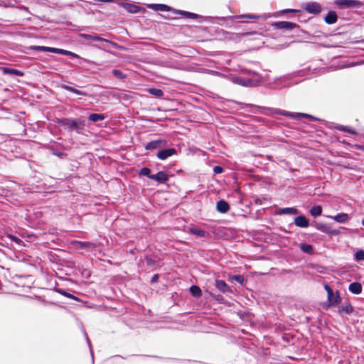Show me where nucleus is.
<instances>
[{"label": "nucleus", "mask_w": 364, "mask_h": 364, "mask_svg": "<svg viewBox=\"0 0 364 364\" xmlns=\"http://www.w3.org/2000/svg\"><path fill=\"white\" fill-rule=\"evenodd\" d=\"M56 291L58 292L59 294H60L61 295L65 296V297H68V298H70V299H74V300H77V298L75 296H74V295H73V294H70L68 292H66L63 289H58L56 290Z\"/></svg>", "instance_id": "nucleus-36"}, {"label": "nucleus", "mask_w": 364, "mask_h": 364, "mask_svg": "<svg viewBox=\"0 0 364 364\" xmlns=\"http://www.w3.org/2000/svg\"><path fill=\"white\" fill-rule=\"evenodd\" d=\"M188 232H191L193 235H196L200 237H205L207 236V232L204 231L203 230L198 228L196 225H190L188 227Z\"/></svg>", "instance_id": "nucleus-14"}, {"label": "nucleus", "mask_w": 364, "mask_h": 364, "mask_svg": "<svg viewBox=\"0 0 364 364\" xmlns=\"http://www.w3.org/2000/svg\"><path fill=\"white\" fill-rule=\"evenodd\" d=\"M314 226L318 230H320L322 232L327 233L330 232V228L326 224L317 223Z\"/></svg>", "instance_id": "nucleus-29"}, {"label": "nucleus", "mask_w": 364, "mask_h": 364, "mask_svg": "<svg viewBox=\"0 0 364 364\" xmlns=\"http://www.w3.org/2000/svg\"><path fill=\"white\" fill-rule=\"evenodd\" d=\"M355 260L357 262L364 260V250H360L355 254Z\"/></svg>", "instance_id": "nucleus-37"}, {"label": "nucleus", "mask_w": 364, "mask_h": 364, "mask_svg": "<svg viewBox=\"0 0 364 364\" xmlns=\"http://www.w3.org/2000/svg\"><path fill=\"white\" fill-rule=\"evenodd\" d=\"M215 286L218 291L223 294L232 293L230 287L223 280L216 279Z\"/></svg>", "instance_id": "nucleus-9"}, {"label": "nucleus", "mask_w": 364, "mask_h": 364, "mask_svg": "<svg viewBox=\"0 0 364 364\" xmlns=\"http://www.w3.org/2000/svg\"><path fill=\"white\" fill-rule=\"evenodd\" d=\"M139 174L141 176H147L149 178H150V176H151L152 174H151V170L150 168L147 167H143L140 171Z\"/></svg>", "instance_id": "nucleus-39"}, {"label": "nucleus", "mask_w": 364, "mask_h": 364, "mask_svg": "<svg viewBox=\"0 0 364 364\" xmlns=\"http://www.w3.org/2000/svg\"><path fill=\"white\" fill-rule=\"evenodd\" d=\"M119 5L124 8L127 12L130 14H137L140 12L141 11H144V9L141 7L139 5H136L135 4H131V3H119Z\"/></svg>", "instance_id": "nucleus-5"}, {"label": "nucleus", "mask_w": 364, "mask_h": 364, "mask_svg": "<svg viewBox=\"0 0 364 364\" xmlns=\"http://www.w3.org/2000/svg\"><path fill=\"white\" fill-rule=\"evenodd\" d=\"M148 92L150 95L159 98L161 97L164 95L163 91L161 89L158 88H149L148 90Z\"/></svg>", "instance_id": "nucleus-31"}, {"label": "nucleus", "mask_w": 364, "mask_h": 364, "mask_svg": "<svg viewBox=\"0 0 364 364\" xmlns=\"http://www.w3.org/2000/svg\"><path fill=\"white\" fill-rule=\"evenodd\" d=\"M270 17L269 14H262V15H255V14H244V15H237L235 16V18L238 22H247L249 19H267Z\"/></svg>", "instance_id": "nucleus-3"}, {"label": "nucleus", "mask_w": 364, "mask_h": 364, "mask_svg": "<svg viewBox=\"0 0 364 364\" xmlns=\"http://www.w3.org/2000/svg\"><path fill=\"white\" fill-rule=\"evenodd\" d=\"M328 300L331 305H335L340 303L341 299L338 291H336L335 294L333 292L332 296L331 297H328Z\"/></svg>", "instance_id": "nucleus-26"}, {"label": "nucleus", "mask_w": 364, "mask_h": 364, "mask_svg": "<svg viewBox=\"0 0 364 364\" xmlns=\"http://www.w3.org/2000/svg\"><path fill=\"white\" fill-rule=\"evenodd\" d=\"M304 9L310 14H317L321 12V7L319 4L316 2L308 3L304 6Z\"/></svg>", "instance_id": "nucleus-12"}, {"label": "nucleus", "mask_w": 364, "mask_h": 364, "mask_svg": "<svg viewBox=\"0 0 364 364\" xmlns=\"http://www.w3.org/2000/svg\"><path fill=\"white\" fill-rule=\"evenodd\" d=\"M294 222L295 225L299 228H307L309 225V220L304 215L296 217Z\"/></svg>", "instance_id": "nucleus-17"}, {"label": "nucleus", "mask_w": 364, "mask_h": 364, "mask_svg": "<svg viewBox=\"0 0 364 364\" xmlns=\"http://www.w3.org/2000/svg\"><path fill=\"white\" fill-rule=\"evenodd\" d=\"M177 14H181V16L192 19H196L198 17V15L194 13L186 11H178Z\"/></svg>", "instance_id": "nucleus-30"}, {"label": "nucleus", "mask_w": 364, "mask_h": 364, "mask_svg": "<svg viewBox=\"0 0 364 364\" xmlns=\"http://www.w3.org/2000/svg\"><path fill=\"white\" fill-rule=\"evenodd\" d=\"M223 167H221L220 166H215L213 167V172L215 174L221 173H223Z\"/></svg>", "instance_id": "nucleus-44"}, {"label": "nucleus", "mask_w": 364, "mask_h": 364, "mask_svg": "<svg viewBox=\"0 0 364 364\" xmlns=\"http://www.w3.org/2000/svg\"><path fill=\"white\" fill-rule=\"evenodd\" d=\"M190 291L193 296H197V297L200 296L201 294H202L201 289H200L199 287H198L196 285H192L190 287Z\"/></svg>", "instance_id": "nucleus-33"}, {"label": "nucleus", "mask_w": 364, "mask_h": 364, "mask_svg": "<svg viewBox=\"0 0 364 364\" xmlns=\"http://www.w3.org/2000/svg\"><path fill=\"white\" fill-rule=\"evenodd\" d=\"M358 149L362 150V151H364V146H359Z\"/></svg>", "instance_id": "nucleus-52"}, {"label": "nucleus", "mask_w": 364, "mask_h": 364, "mask_svg": "<svg viewBox=\"0 0 364 364\" xmlns=\"http://www.w3.org/2000/svg\"><path fill=\"white\" fill-rule=\"evenodd\" d=\"M324 289L327 292L328 297H331L333 292V289L327 284L324 286Z\"/></svg>", "instance_id": "nucleus-45"}, {"label": "nucleus", "mask_w": 364, "mask_h": 364, "mask_svg": "<svg viewBox=\"0 0 364 364\" xmlns=\"http://www.w3.org/2000/svg\"><path fill=\"white\" fill-rule=\"evenodd\" d=\"M349 291L354 294H359L362 292V285L359 282H353L349 285Z\"/></svg>", "instance_id": "nucleus-19"}, {"label": "nucleus", "mask_w": 364, "mask_h": 364, "mask_svg": "<svg viewBox=\"0 0 364 364\" xmlns=\"http://www.w3.org/2000/svg\"><path fill=\"white\" fill-rule=\"evenodd\" d=\"M331 218L338 223H343L348 220V215L347 213H341Z\"/></svg>", "instance_id": "nucleus-24"}, {"label": "nucleus", "mask_w": 364, "mask_h": 364, "mask_svg": "<svg viewBox=\"0 0 364 364\" xmlns=\"http://www.w3.org/2000/svg\"><path fill=\"white\" fill-rule=\"evenodd\" d=\"M177 151L174 148H168L160 150L157 154L156 156L160 160H166L170 156L176 154Z\"/></svg>", "instance_id": "nucleus-6"}, {"label": "nucleus", "mask_w": 364, "mask_h": 364, "mask_svg": "<svg viewBox=\"0 0 364 364\" xmlns=\"http://www.w3.org/2000/svg\"><path fill=\"white\" fill-rule=\"evenodd\" d=\"M278 213L283 215H296L298 213V210L295 208H280L278 210Z\"/></svg>", "instance_id": "nucleus-23"}, {"label": "nucleus", "mask_w": 364, "mask_h": 364, "mask_svg": "<svg viewBox=\"0 0 364 364\" xmlns=\"http://www.w3.org/2000/svg\"><path fill=\"white\" fill-rule=\"evenodd\" d=\"M150 179L159 183H165L168 180V176L164 171H159L157 173L151 175Z\"/></svg>", "instance_id": "nucleus-10"}, {"label": "nucleus", "mask_w": 364, "mask_h": 364, "mask_svg": "<svg viewBox=\"0 0 364 364\" xmlns=\"http://www.w3.org/2000/svg\"><path fill=\"white\" fill-rule=\"evenodd\" d=\"M300 11H301L300 10L287 9H284V10L281 11L280 14H287V13H296V12H300Z\"/></svg>", "instance_id": "nucleus-43"}, {"label": "nucleus", "mask_w": 364, "mask_h": 364, "mask_svg": "<svg viewBox=\"0 0 364 364\" xmlns=\"http://www.w3.org/2000/svg\"><path fill=\"white\" fill-rule=\"evenodd\" d=\"M338 16L336 12L329 11L325 16V21L328 24H333L337 21Z\"/></svg>", "instance_id": "nucleus-21"}, {"label": "nucleus", "mask_w": 364, "mask_h": 364, "mask_svg": "<svg viewBox=\"0 0 364 364\" xmlns=\"http://www.w3.org/2000/svg\"><path fill=\"white\" fill-rule=\"evenodd\" d=\"M217 210L220 213H226L230 210V205L224 200H220L217 202Z\"/></svg>", "instance_id": "nucleus-16"}, {"label": "nucleus", "mask_w": 364, "mask_h": 364, "mask_svg": "<svg viewBox=\"0 0 364 364\" xmlns=\"http://www.w3.org/2000/svg\"><path fill=\"white\" fill-rule=\"evenodd\" d=\"M274 112L284 115L290 117L291 118H299V117H305V118H311L312 117L308 114L299 113V112H289L284 110L281 109H274Z\"/></svg>", "instance_id": "nucleus-7"}, {"label": "nucleus", "mask_w": 364, "mask_h": 364, "mask_svg": "<svg viewBox=\"0 0 364 364\" xmlns=\"http://www.w3.org/2000/svg\"><path fill=\"white\" fill-rule=\"evenodd\" d=\"M2 71L4 74H9V75H14L16 76H23V73L19 70L4 67L2 68Z\"/></svg>", "instance_id": "nucleus-22"}, {"label": "nucleus", "mask_w": 364, "mask_h": 364, "mask_svg": "<svg viewBox=\"0 0 364 364\" xmlns=\"http://www.w3.org/2000/svg\"><path fill=\"white\" fill-rule=\"evenodd\" d=\"M276 29L292 30L296 27V24L289 21H277L272 23Z\"/></svg>", "instance_id": "nucleus-8"}, {"label": "nucleus", "mask_w": 364, "mask_h": 364, "mask_svg": "<svg viewBox=\"0 0 364 364\" xmlns=\"http://www.w3.org/2000/svg\"><path fill=\"white\" fill-rule=\"evenodd\" d=\"M88 119L93 122H96L98 121L104 120L105 117L104 114L93 113L89 115Z\"/></svg>", "instance_id": "nucleus-27"}, {"label": "nucleus", "mask_w": 364, "mask_h": 364, "mask_svg": "<svg viewBox=\"0 0 364 364\" xmlns=\"http://www.w3.org/2000/svg\"><path fill=\"white\" fill-rule=\"evenodd\" d=\"M55 53L56 54H60V55H68V56H70L72 58H80V59H82L80 55H78L77 54L75 53H73L71 51H69V50H64V49H61V48H55Z\"/></svg>", "instance_id": "nucleus-20"}, {"label": "nucleus", "mask_w": 364, "mask_h": 364, "mask_svg": "<svg viewBox=\"0 0 364 364\" xmlns=\"http://www.w3.org/2000/svg\"><path fill=\"white\" fill-rule=\"evenodd\" d=\"M335 4L340 7L359 8L362 4L358 0H336Z\"/></svg>", "instance_id": "nucleus-4"}, {"label": "nucleus", "mask_w": 364, "mask_h": 364, "mask_svg": "<svg viewBox=\"0 0 364 364\" xmlns=\"http://www.w3.org/2000/svg\"><path fill=\"white\" fill-rule=\"evenodd\" d=\"M158 278H159V275L158 274L154 275V277L151 279V282H154L157 281Z\"/></svg>", "instance_id": "nucleus-50"}, {"label": "nucleus", "mask_w": 364, "mask_h": 364, "mask_svg": "<svg viewBox=\"0 0 364 364\" xmlns=\"http://www.w3.org/2000/svg\"><path fill=\"white\" fill-rule=\"evenodd\" d=\"M340 312H345L346 314H350L353 311V307L349 303H345L339 307Z\"/></svg>", "instance_id": "nucleus-25"}, {"label": "nucleus", "mask_w": 364, "mask_h": 364, "mask_svg": "<svg viewBox=\"0 0 364 364\" xmlns=\"http://www.w3.org/2000/svg\"><path fill=\"white\" fill-rule=\"evenodd\" d=\"M247 107H255V108L259 109H267L266 107H260V106H257V105H252V104H248V105H247Z\"/></svg>", "instance_id": "nucleus-48"}, {"label": "nucleus", "mask_w": 364, "mask_h": 364, "mask_svg": "<svg viewBox=\"0 0 364 364\" xmlns=\"http://www.w3.org/2000/svg\"><path fill=\"white\" fill-rule=\"evenodd\" d=\"M112 74L118 79L122 80L126 77V75L119 70H113Z\"/></svg>", "instance_id": "nucleus-41"}, {"label": "nucleus", "mask_w": 364, "mask_h": 364, "mask_svg": "<svg viewBox=\"0 0 364 364\" xmlns=\"http://www.w3.org/2000/svg\"><path fill=\"white\" fill-rule=\"evenodd\" d=\"M17 1L16 0H9L6 1H2L1 5L5 7H15L16 6Z\"/></svg>", "instance_id": "nucleus-40"}, {"label": "nucleus", "mask_w": 364, "mask_h": 364, "mask_svg": "<svg viewBox=\"0 0 364 364\" xmlns=\"http://www.w3.org/2000/svg\"><path fill=\"white\" fill-rule=\"evenodd\" d=\"M235 82L244 87H252L255 85V82L252 80L246 77H238L235 78Z\"/></svg>", "instance_id": "nucleus-15"}, {"label": "nucleus", "mask_w": 364, "mask_h": 364, "mask_svg": "<svg viewBox=\"0 0 364 364\" xmlns=\"http://www.w3.org/2000/svg\"><path fill=\"white\" fill-rule=\"evenodd\" d=\"M80 36L82 38L86 39V40H94L96 41H100V42H106L108 43H111L112 45H115L114 43H112L110 41L105 39L104 38H102L97 35H90L87 33H80Z\"/></svg>", "instance_id": "nucleus-13"}, {"label": "nucleus", "mask_w": 364, "mask_h": 364, "mask_svg": "<svg viewBox=\"0 0 364 364\" xmlns=\"http://www.w3.org/2000/svg\"><path fill=\"white\" fill-rule=\"evenodd\" d=\"M362 225L364 226V218L362 220Z\"/></svg>", "instance_id": "nucleus-54"}, {"label": "nucleus", "mask_w": 364, "mask_h": 364, "mask_svg": "<svg viewBox=\"0 0 364 364\" xmlns=\"http://www.w3.org/2000/svg\"><path fill=\"white\" fill-rule=\"evenodd\" d=\"M65 90L67 91L71 92L73 93H75L78 95H85L86 94L83 92L82 91L75 89L73 87L69 86V85H63V87Z\"/></svg>", "instance_id": "nucleus-32"}, {"label": "nucleus", "mask_w": 364, "mask_h": 364, "mask_svg": "<svg viewBox=\"0 0 364 364\" xmlns=\"http://www.w3.org/2000/svg\"><path fill=\"white\" fill-rule=\"evenodd\" d=\"M57 123L67 127L70 132L75 131L80 134L85 126V121L81 119L61 118L57 119Z\"/></svg>", "instance_id": "nucleus-1"}, {"label": "nucleus", "mask_w": 364, "mask_h": 364, "mask_svg": "<svg viewBox=\"0 0 364 364\" xmlns=\"http://www.w3.org/2000/svg\"><path fill=\"white\" fill-rule=\"evenodd\" d=\"M95 46L96 48H100V46Z\"/></svg>", "instance_id": "nucleus-55"}, {"label": "nucleus", "mask_w": 364, "mask_h": 364, "mask_svg": "<svg viewBox=\"0 0 364 364\" xmlns=\"http://www.w3.org/2000/svg\"><path fill=\"white\" fill-rule=\"evenodd\" d=\"M300 249L302 252L308 254L311 253L313 251L312 245L307 243H301L300 245Z\"/></svg>", "instance_id": "nucleus-34"}, {"label": "nucleus", "mask_w": 364, "mask_h": 364, "mask_svg": "<svg viewBox=\"0 0 364 364\" xmlns=\"http://www.w3.org/2000/svg\"><path fill=\"white\" fill-rule=\"evenodd\" d=\"M147 7L156 11H170L173 8L164 4H149Z\"/></svg>", "instance_id": "nucleus-11"}, {"label": "nucleus", "mask_w": 364, "mask_h": 364, "mask_svg": "<svg viewBox=\"0 0 364 364\" xmlns=\"http://www.w3.org/2000/svg\"><path fill=\"white\" fill-rule=\"evenodd\" d=\"M310 214L314 217H317L322 213V207L321 205H315L310 209Z\"/></svg>", "instance_id": "nucleus-28"}, {"label": "nucleus", "mask_w": 364, "mask_h": 364, "mask_svg": "<svg viewBox=\"0 0 364 364\" xmlns=\"http://www.w3.org/2000/svg\"><path fill=\"white\" fill-rule=\"evenodd\" d=\"M233 279H234L236 282H239V283H240V284H242V282H243V281H244V278H243V277H242V276H241V275H235V276H234Z\"/></svg>", "instance_id": "nucleus-46"}, {"label": "nucleus", "mask_w": 364, "mask_h": 364, "mask_svg": "<svg viewBox=\"0 0 364 364\" xmlns=\"http://www.w3.org/2000/svg\"><path fill=\"white\" fill-rule=\"evenodd\" d=\"M20 9H22V10H24V11H28V9L24 6H21L18 7Z\"/></svg>", "instance_id": "nucleus-51"}, {"label": "nucleus", "mask_w": 364, "mask_h": 364, "mask_svg": "<svg viewBox=\"0 0 364 364\" xmlns=\"http://www.w3.org/2000/svg\"><path fill=\"white\" fill-rule=\"evenodd\" d=\"M7 237H9L11 241L16 242L18 245H21V244L23 243V241L20 238L13 235L9 234L7 235Z\"/></svg>", "instance_id": "nucleus-42"}, {"label": "nucleus", "mask_w": 364, "mask_h": 364, "mask_svg": "<svg viewBox=\"0 0 364 364\" xmlns=\"http://www.w3.org/2000/svg\"><path fill=\"white\" fill-rule=\"evenodd\" d=\"M328 234H331V235H336L339 233V231L338 230H331L330 229V232H328Z\"/></svg>", "instance_id": "nucleus-49"}, {"label": "nucleus", "mask_w": 364, "mask_h": 364, "mask_svg": "<svg viewBox=\"0 0 364 364\" xmlns=\"http://www.w3.org/2000/svg\"><path fill=\"white\" fill-rule=\"evenodd\" d=\"M337 129L339 130V131H342V132H348V133L352 134H355L356 133L355 132V130H353L352 128L348 127H346V126H343V125L338 126L337 127Z\"/></svg>", "instance_id": "nucleus-35"}, {"label": "nucleus", "mask_w": 364, "mask_h": 364, "mask_svg": "<svg viewBox=\"0 0 364 364\" xmlns=\"http://www.w3.org/2000/svg\"><path fill=\"white\" fill-rule=\"evenodd\" d=\"M86 339H87V342L88 343V346H89V348H90V353H91V357H92V363L94 362V355H93V352H92V348H91V343L87 338V336H86Z\"/></svg>", "instance_id": "nucleus-47"}, {"label": "nucleus", "mask_w": 364, "mask_h": 364, "mask_svg": "<svg viewBox=\"0 0 364 364\" xmlns=\"http://www.w3.org/2000/svg\"><path fill=\"white\" fill-rule=\"evenodd\" d=\"M166 141L165 139H159L156 140H154L148 142L145 145V149L148 151H154L157 149H161L166 146Z\"/></svg>", "instance_id": "nucleus-2"}, {"label": "nucleus", "mask_w": 364, "mask_h": 364, "mask_svg": "<svg viewBox=\"0 0 364 364\" xmlns=\"http://www.w3.org/2000/svg\"><path fill=\"white\" fill-rule=\"evenodd\" d=\"M29 50L41 51V52H50L55 53V48L42 46H31L28 48Z\"/></svg>", "instance_id": "nucleus-18"}, {"label": "nucleus", "mask_w": 364, "mask_h": 364, "mask_svg": "<svg viewBox=\"0 0 364 364\" xmlns=\"http://www.w3.org/2000/svg\"><path fill=\"white\" fill-rule=\"evenodd\" d=\"M221 297H222V296H221L220 295H218V296L216 297V299L218 300V299H220V298H221Z\"/></svg>", "instance_id": "nucleus-53"}, {"label": "nucleus", "mask_w": 364, "mask_h": 364, "mask_svg": "<svg viewBox=\"0 0 364 364\" xmlns=\"http://www.w3.org/2000/svg\"><path fill=\"white\" fill-rule=\"evenodd\" d=\"M77 245L80 249H86L94 247V245L90 242H77Z\"/></svg>", "instance_id": "nucleus-38"}]
</instances>
